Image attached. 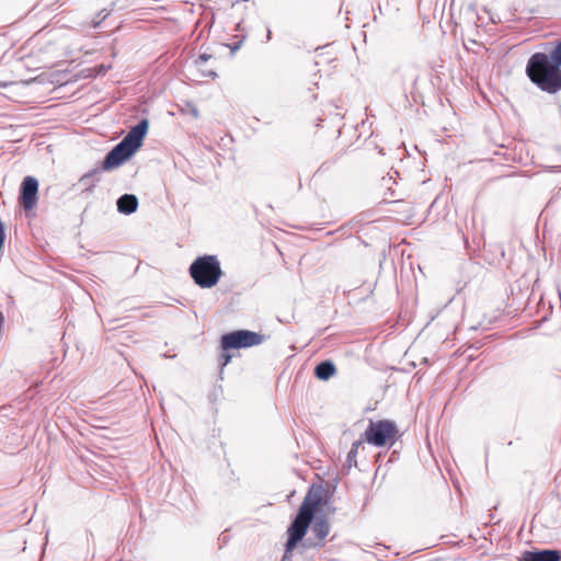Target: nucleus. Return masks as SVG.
Segmentation results:
<instances>
[{
  "mask_svg": "<svg viewBox=\"0 0 561 561\" xmlns=\"http://www.w3.org/2000/svg\"><path fill=\"white\" fill-rule=\"evenodd\" d=\"M319 504L318 500H310L309 496H307L302 504L299 507V511L288 527V536H291L297 539H302L306 535V531L309 527V525L312 522L314 511Z\"/></svg>",
  "mask_w": 561,
  "mask_h": 561,
  "instance_id": "nucleus-3",
  "label": "nucleus"
},
{
  "mask_svg": "<svg viewBox=\"0 0 561 561\" xmlns=\"http://www.w3.org/2000/svg\"><path fill=\"white\" fill-rule=\"evenodd\" d=\"M336 373V368L331 360H323L314 368V376L320 380H329Z\"/></svg>",
  "mask_w": 561,
  "mask_h": 561,
  "instance_id": "nucleus-13",
  "label": "nucleus"
},
{
  "mask_svg": "<svg viewBox=\"0 0 561 561\" xmlns=\"http://www.w3.org/2000/svg\"><path fill=\"white\" fill-rule=\"evenodd\" d=\"M149 123L147 119H141L134 126L128 134L122 139L135 152L142 145V140L148 133Z\"/></svg>",
  "mask_w": 561,
  "mask_h": 561,
  "instance_id": "nucleus-9",
  "label": "nucleus"
},
{
  "mask_svg": "<svg viewBox=\"0 0 561 561\" xmlns=\"http://www.w3.org/2000/svg\"><path fill=\"white\" fill-rule=\"evenodd\" d=\"M38 181L34 176H25L22 181L19 203L25 210H31L37 203Z\"/></svg>",
  "mask_w": 561,
  "mask_h": 561,
  "instance_id": "nucleus-7",
  "label": "nucleus"
},
{
  "mask_svg": "<svg viewBox=\"0 0 561 561\" xmlns=\"http://www.w3.org/2000/svg\"><path fill=\"white\" fill-rule=\"evenodd\" d=\"M10 84H12V82L0 81V88H7V87H9Z\"/></svg>",
  "mask_w": 561,
  "mask_h": 561,
  "instance_id": "nucleus-20",
  "label": "nucleus"
},
{
  "mask_svg": "<svg viewBox=\"0 0 561 561\" xmlns=\"http://www.w3.org/2000/svg\"><path fill=\"white\" fill-rule=\"evenodd\" d=\"M299 541H300V539H297V538H294L291 536H288L287 542L285 545L286 553L293 551L297 547Z\"/></svg>",
  "mask_w": 561,
  "mask_h": 561,
  "instance_id": "nucleus-16",
  "label": "nucleus"
},
{
  "mask_svg": "<svg viewBox=\"0 0 561 561\" xmlns=\"http://www.w3.org/2000/svg\"><path fill=\"white\" fill-rule=\"evenodd\" d=\"M95 173L96 171H91L87 174H84L83 176H81V179L79 180V184L83 187H85L87 191L91 192L92 188L95 186Z\"/></svg>",
  "mask_w": 561,
  "mask_h": 561,
  "instance_id": "nucleus-15",
  "label": "nucleus"
},
{
  "mask_svg": "<svg viewBox=\"0 0 561 561\" xmlns=\"http://www.w3.org/2000/svg\"><path fill=\"white\" fill-rule=\"evenodd\" d=\"M533 83L548 93L561 90V72H526Z\"/></svg>",
  "mask_w": 561,
  "mask_h": 561,
  "instance_id": "nucleus-6",
  "label": "nucleus"
},
{
  "mask_svg": "<svg viewBox=\"0 0 561 561\" xmlns=\"http://www.w3.org/2000/svg\"><path fill=\"white\" fill-rule=\"evenodd\" d=\"M519 561H561V551L554 549L524 551Z\"/></svg>",
  "mask_w": 561,
  "mask_h": 561,
  "instance_id": "nucleus-10",
  "label": "nucleus"
},
{
  "mask_svg": "<svg viewBox=\"0 0 561 561\" xmlns=\"http://www.w3.org/2000/svg\"><path fill=\"white\" fill-rule=\"evenodd\" d=\"M264 340L262 334L249 330H238L222 335L221 348L228 351L231 348L239 350L260 345Z\"/></svg>",
  "mask_w": 561,
  "mask_h": 561,
  "instance_id": "nucleus-4",
  "label": "nucleus"
},
{
  "mask_svg": "<svg viewBox=\"0 0 561 561\" xmlns=\"http://www.w3.org/2000/svg\"><path fill=\"white\" fill-rule=\"evenodd\" d=\"M203 75V77H210L213 80L217 78V72L215 71H211V72H201Z\"/></svg>",
  "mask_w": 561,
  "mask_h": 561,
  "instance_id": "nucleus-18",
  "label": "nucleus"
},
{
  "mask_svg": "<svg viewBox=\"0 0 561 561\" xmlns=\"http://www.w3.org/2000/svg\"><path fill=\"white\" fill-rule=\"evenodd\" d=\"M92 72H89V75H85L84 78H90Z\"/></svg>",
  "mask_w": 561,
  "mask_h": 561,
  "instance_id": "nucleus-22",
  "label": "nucleus"
},
{
  "mask_svg": "<svg viewBox=\"0 0 561 561\" xmlns=\"http://www.w3.org/2000/svg\"><path fill=\"white\" fill-rule=\"evenodd\" d=\"M91 70H100V71H103V70H106L105 66L104 65H100L99 67H94L92 68Z\"/></svg>",
  "mask_w": 561,
  "mask_h": 561,
  "instance_id": "nucleus-21",
  "label": "nucleus"
},
{
  "mask_svg": "<svg viewBox=\"0 0 561 561\" xmlns=\"http://www.w3.org/2000/svg\"><path fill=\"white\" fill-rule=\"evenodd\" d=\"M222 357H224L222 365H227L231 359V355H229V354H222Z\"/></svg>",
  "mask_w": 561,
  "mask_h": 561,
  "instance_id": "nucleus-19",
  "label": "nucleus"
},
{
  "mask_svg": "<svg viewBox=\"0 0 561 561\" xmlns=\"http://www.w3.org/2000/svg\"><path fill=\"white\" fill-rule=\"evenodd\" d=\"M312 533L320 540L316 546H322V541L330 533V524L324 517H317L312 523Z\"/></svg>",
  "mask_w": 561,
  "mask_h": 561,
  "instance_id": "nucleus-12",
  "label": "nucleus"
},
{
  "mask_svg": "<svg viewBox=\"0 0 561 561\" xmlns=\"http://www.w3.org/2000/svg\"><path fill=\"white\" fill-rule=\"evenodd\" d=\"M397 434L398 428L393 422L389 420L370 421L360 438L370 445L381 447L387 444L392 445Z\"/></svg>",
  "mask_w": 561,
  "mask_h": 561,
  "instance_id": "nucleus-2",
  "label": "nucleus"
},
{
  "mask_svg": "<svg viewBox=\"0 0 561 561\" xmlns=\"http://www.w3.org/2000/svg\"><path fill=\"white\" fill-rule=\"evenodd\" d=\"M561 67V41L547 55L545 53L534 54L526 66L525 70H559Z\"/></svg>",
  "mask_w": 561,
  "mask_h": 561,
  "instance_id": "nucleus-5",
  "label": "nucleus"
},
{
  "mask_svg": "<svg viewBox=\"0 0 561 561\" xmlns=\"http://www.w3.org/2000/svg\"><path fill=\"white\" fill-rule=\"evenodd\" d=\"M135 151L129 148L122 140L105 156L102 162V169L104 171H108L122 165L126 160H128Z\"/></svg>",
  "mask_w": 561,
  "mask_h": 561,
  "instance_id": "nucleus-8",
  "label": "nucleus"
},
{
  "mask_svg": "<svg viewBox=\"0 0 561 561\" xmlns=\"http://www.w3.org/2000/svg\"><path fill=\"white\" fill-rule=\"evenodd\" d=\"M362 444H363V439L362 438L358 439V440H355L352 444L351 450L347 453V456H346V465H347L348 468L357 465L356 456H357V453H358V448H359V446Z\"/></svg>",
  "mask_w": 561,
  "mask_h": 561,
  "instance_id": "nucleus-14",
  "label": "nucleus"
},
{
  "mask_svg": "<svg viewBox=\"0 0 561 561\" xmlns=\"http://www.w3.org/2000/svg\"><path fill=\"white\" fill-rule=\"evenodd\" d=\"M116 205L119 213L130 215L138 208V198L134 194H124L117 199Z\"/></svg>",
  "mask_w": 561,
  "mask_h": 561,
  "instance_id": "nucleus-11",
  "label": "nucleus"
},
{
  "mask_svg": "<svg viewBox=\"0 0 561 561\" xmlns=\"http://www.w3.org/2000/svg\"><path fill=\"white\" fill-rule=\"evenodd\" d=\"M187 107H188V112H190V114H191L194 118H197V117L199 116V112H198L197 107H196L194 104L188 103V104H187Z\"/></svg>",
  "mask_w": 561,
  "mask_h": 561,
  "instance_id": "nucleus-17",
  "label": "nucleus"
},
{
  "mask_svg": "<svg viewBox=\"0 0 561 561\" xmlns=\"http://www.w3.org/2000/svg\"><path fill=\"white\" fill-rule=\"evenodd\" d=\"M190 275L201 288H211L220 279L222 271L217 256L204 255L191 264Z\"/></svg>",
  "mask_w": 561,
  "mask_h": 561,
  "instance_id": "nucleus-1",
  "label": "nucleus"
}]
</instances>
